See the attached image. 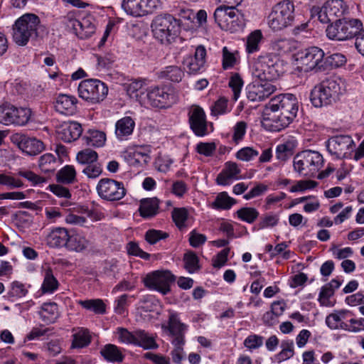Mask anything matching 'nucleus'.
<instances>
[{
  "label": "nucleus",
  "instance_id": "dca6fc26",
  "mask_svg": "<svg viewBox=\"0 0 364 364\" xmlns=\"http://www.w3.org/2000/svg\"><path fill=\"white\" fill-rule=\"evenodd\" d=\"M175 281V276L169 270H156L146 274L144 279V285L151 290L164 295L170 291V285Z\"/></svg>",
  "mask_w": 364,
  "mask_h": 364
},
{
  "label": "nucleus",
  "instance_id": "412c9836",
  "mask_svg": "<svg viewBox=\"0 0 364 364\" xmlns=\"http://www.w3.org/2000/svg\"><path fill=\"white\" fill-rule=\"evenodd\" d=\"M276 91V87L269 81H254L247 87V97L252 102L262 101Z\"/></svg>",
  "mask_w": 364,
  "mask_h": 364
},
{
  "label": "nucleus",
  "instance_id": "c756f323",
  "mask_svg": "<svg viewBox=\"0 0 364 364\" xmlns=\"http://www.w3.org/2000/svg\"><path fill=\"white\" fill-rule=\"evenodd\" d=\"M351 316V313L346 310L336 311L329 314L326 318L327 326L331 329L341 328L348 331L349 322L345 320Z\"/></svg>",
  "mask_w": 364,
  "mask_h": 364
},
{
  "label": "nucleus",
  "instance_id": "49530a36",
  "mask_svg": "<svg viewBox=\"0 0 364 364\" xmlns=\"http://www.w3.org/2000/svg\"><path fill=\"white\" fill-rule=\"evenodd\" d=\"M262 38V34L259 30H255L247 36L246 50L248 53H253L259 50V44Z\"/></svg>",
  "mask_w": 364,
  "mask_h": 364
},
{
  "label": "nucleus",
  "instance_id": "f257e3e1",
  "mask_svg": "<svg viewBox=\"0 0 364 364\" xmlns=\"http://www.w3.org/2000/svg\"><path fill=\"white\" fill-rule=\"evenodd\" d=\"M298 112V101L292 94L272 97L265 105L262 125L270 132H279L292 122Z\"/></svg>",
  "mask_w": 364,
  "mask_h": 364
},
{
  "label": "nucleus",
  "instance_id": "6e6552de",
  "mask_svg": "<svg viewBox=\"0 0 364 364\" xmlns=\"http://www.w3.org/2000/svg\"><path fill=\"white\" fill-rule=\"evenodd\" d=\"M363 28L362 22L355 18H343L328 26L326 36L336 41H346L355 36Z\"/></svg>",
  "mask_w": 364,
  "mask_h": 364
},
{
  "label": "nucleus",
  "instance_id": "cd10ccee",
  "mask_svg": "<svg viewBox=\"0 0 364 364\" xmlns=\"http://www.w3.org/2000/svg\"><path fill=\"white\" fill-rule=\"evenodd\" d=\"M241 170L235 162L228 161L223 171L218 174L216 182L218 185L228 186L233 180L239 179Z\"/></svg>",
  "mask_w": 364,
  "mask_h": 364
},
{
  "label": "nucleus",
  "instance_id": "4d7b16f0",
  "mask_svg": "<svg viewBox=\"0 0 364 364\" xmlns=\"http://www.w3.org/2000/svg\"><path fill=\"white\" fill-rule=\"evenodd\" d=\"M29 287L30 285L26 286L18 281H14L11 284L9 294L12 297L22 298L28 294Z\"/></svg>",
  "mask_w": 364,
  "mask_h": 364
},
{
  "label": "nucleus",
  "instance_id": "2eb2a0df",
  "mask_svg": "<svg viewBox=\"0 0 364 364\" xmlns=\"http://www.w3.org/2000/svg\"><path fill=\"white\" fill-rule=\"evenodd\" d=\"M96 190L102 199L110 202L122 199L127 193L122 182L108 178L100 179Z\"/></svg>",
  "mask_w": 364,
  "mask_h": 364
},
{
  "label": "nucleus",
  "instance_id": "aec40b11",
  "mask_svg": "<svg viewBox=\"0 0 364 364\" xmlns=\"http://www.w3.org/2000/svg\"><path fill=\"white\" fill-rule=\"evenodd\" d=\"M11 141L24 154L36 156L45 149L44 144L40 139L23 133H15L11 136Z\"/></svg>",
  "mask_w": 364,
  "mask_h": 364
},
{
  "label": "nucleus",
  "instance_id": "69168bd1",
  "mask_svg": "<svg viewBox=\"0 0 364 364\" xmlns=\"http://www.w3.org/2000/svg\"><path fill=\"white\" fill-rule=\"evenodd\" d=\"M282 350L278 354V358L280 360H286L293 357L294 354L293 341L283 342L282 344Z\"/></svg>",
  "mask_w": 364,
  "mask_h": 364
},
{
  "label": "nucleus",
  "instance_id": "680f3d73",
  "mask_svg": "<svg viewBox=\"0 0 364 364\" xmlns=\"http://www.w3.org/2000/svg\"><path fill=\"white\" fill-rule=\"evenodd\" d=\"M127 253L129 255L139 257L144 259H149L151 257V255L143 251L139 246V245L134 242H129L126 247Z\"/></svg>",
  "mask_w": 364,
  "mask_h": 364
},
{
  "label": "nucleus",
  "instance_id": "774afa93",
  "mask_svg": "<svg viewBox=\"0 0 364 364\" xmlns=\"http://www.w3.org/2000/svg\"><path fill=\"white\" fill-rule=\"evenodd\" d=\"M331 252L334 258L338 259H348L353 254V250L351 247H346L343 248H338L337 247H333L331 248Z\"/></svg>",
  "mask_w": 364,
  "mask_h": 364
},
{
  "label": "nucleus",
  "instance_id": "864d4df0",
  "mask_svg": "<svg viewBox=\"0 0 364 364\" xmlns=\"http://www.w3.org/2000/svg\"><path fill=\"white\" fill-rule=\"evenodd\" d=\"M243 84V80L238 73H234L231 75L229 80V86L233 92L234 100L236 101L240 97Z\"/></svg>",
  "mask_w": 364,
  "mask_h": 364
},
{
  "label": "nucleus",
  "instance_id": "de8ad7c7",
  "mask_svg": "<svg viewBox=\"0 0 364 364\" xmlns=\"http://www.w3.org/2000/svg\"><path fill=\"white\" fill-rule=\"evenodd\" d=\"M236 214L242 221L252 223L258 218L259 213L257 210L252 207H245L239 209Z\"/></svg>",
  "mask_w": 364,
  "mask_h": 364
},
{
  "label": "nucleus",
  "instance_id": "a18cd8bd",
  "mask_svg": "<svg viewBox=\"0 0 364 364\" xmlns=\"http://www.w3.org/2000/svg\"><path fill=\"white\" fill-rule=\"evenodd\" d=\"M76 171L73 166L66 165L57 173V180L63 183H71L75 179Z\"/></svg>",
  "mask_w": 364,
  "mask_h": 364
},
{
  "label": "nucleus",
  "instance_id": "c85d7f7f",
  "mask_svg": "<svg viewBox=\"0 0 364 364\" xmlns=\"http://www.w3.org/2000/svg\"><path fill=\"white\" fill-rule=\"evenodd\" d=\"M135 127V122L130 117H124L115 124V136L119 141H126L129 139Z\"/></svg>",
  "mask_w": 364,
  "mask_h": 364
},
{
  "label": "nucleus",
  "instance_id": "a19ab883",
  "mask_svg": "<svg viewBox=\"0 0 364 364\" xmlns=\"http://www.w3.org/2000/svg\"><path fill=\"white\" fill-rule=\"evenodd\" d=\"M101 355L108 361L122 362L124 355L119 348L113 344L105 345L100 350Z\"/></svg>",
  "mask_w": 364,
  "mask_h": 364
},
{
  "label": "nucleus",
  "instance_id": "3c124183",
  "mask_svg": "<svg viewBox=\"0 0 364 364\" xmlns=\"http://www.w3.org/2000/svg\"><path fill=\"white\" fill-rule=\"evenodd\" d=\"M18 175L28 180L33 186H41L48 181L47 178L41 176L31 171L20 170Z\"/></svg>",
  "mask_w": 364,
  "mask_h": 364
},
{
  "label": "nucleus",
  "instance_id": "9d476101",
  "mask_svg": "<svg viewBox=\"0 0 364 364\" xmlns=\"http://www.w3.org/2000/svg\"><path fill=\"white\" fill-rule=\"evenodd\" d=\"M214 18L221 29L230 33L237 32L244 26L242 15L232 7H218L214 12Z\"/></svg>",
  "mask_w": 364,
  "mask_h": 364
},
{
  "label": "nucleus",
  "instance_id": "338daca9",
  "mask_svg": "<svg viewBox=\"0 0 364 364\" xmlns=\"http://www.w3.org/2000/svg\"><path fill=\"white\" fill-rule=\"evenodd\" d=\"M0 185L6 186L10 188H18L23 186V183L21 180L4 173H0Z\"/></svg>",
  "mask_w": 364,
  "mask_h": 364
},
{
  "label": "nucleus",
  "instance_id": "603ef678",
  "mask_svg": "<svg viewBox=\"0 0 364 364\" xmlns=\"http://www.w3.org/2000/svg\"><path fill=\"white\" fill-rule=\"evenodd\" d=\"M55 158L52 154H45L42 155L38 160V167L41 171L48 173L54 170Z\"/></svg>",
  "mask_w": 364,
  "mask_h": 364
},
{
  "label": "nucleus",
  "instance_id": "ddd939ff",
  "mask_svg": "<svg viewBox=\"0 0 364 364\" xmlns=\"http://www.w3.org/2000/svg\"><path fill=\"white\" fill-rule=\"evenodd\" d=\"M355 144L349 135H337L326 141L328 154L336 159L350 158Z\"/></svg>",
  "mask_w": 364,
  "mask_h": 364
},
{
  "label": "nucleus",
  "instance_id": "4c0bfd02",
  "mask_svg": "<svg viewBox=\"0 0 364 364\" xmlns=\"http://www.w3.org/2000/svg\"><path fill=\"white\" fill-rule=\"evenodd\" d=\"M240 55L237 50H231L227 46L222 49V66L224 70L232 68L239 63Z\"/></svg>",
  "mask_w": 364,
  "mask_h": 364
},
{
  "label": "nucleus",
  "instance_id": "052dcab7",
  "mask_svg": "<svg viewBox=\"0 0 364 364\" xmlns=\"http://www.w3.org/2000/svg\"><path fill=\"white\" fill-rule=\"evenodd\" d=\"M115 333L119 342L124 344H133L134 343V332L132 333L124 328H117Z\"/></svg>",
  "mask_w": 364,
  "mask_h": 364
},
{
  "label": "nucleus",
  "instance_id": "f3484780",
  "mask_svg": "<svg viewBox=\"0 0 364 364\" xmlns=\"http://www.w3.org/2000/svg\"><path fill=\"white\" fill-rule=\"evenodd\" d=\"M151 149L149 145H133L127 146L121 156L130 166L142 167L151 161Z\"/></svg>",
  "mask_w": 364,
  "mask_h": 364
},
{
  "label": "nucleus",
  "instance_id": "5701e85b",
  "mask_svg": "<svg viewBox=\"0 0 364 364\" xmlns=\"http://www.w3.org/2000/svg\"><path fill=\"white\" fill-rule=\"evenodd\" d=\"M161 328L168 335L173 338L185 339V333L188 326L182 323L179 314L174 311H168V318L166 324H162Z\"/></svg>",
  "mask_w": 364,
  "mask_h": 364
},
{
  "label": "nucleus",
  "instance_id": "a878e982",
  "mask_svg": "<svg viewBox=\"0 0 364 364\" xmlns=\"http://www.w3.org/2000/svg\"><path fill=\"white\" fill-rule=\"evenodd\" d=\"M77 100L73 95L60 94L54 102L55 110L64 115H73L77 111Z\"/></svg>",
  "mask_w": 364,
  "mask_h": 364
},
{
  "label": "nucleus",
  "instance_id": "1a4fd4ad",
  "mask_svg": "<svg viewBox=\"0 0 364 364\" xmlns=\"http://www.w3.org/2000/svg\"><path fill=\"white\" fill-rule=\"evenodd\" d=\"M178 22L171 15H159L153 20L151 27L154 37L161 43H170L177 36Z\"/></svg>",
  "mask_w": 364,
  "mask_h": 364
},
{
  "label": "nucleus",
  "instance_id": "ea45409f",
  "mask_svg": "<svg viewBox=\"0 0 364 364\" xmlns=\"http://www.w3.org/2000/svg\"><path fill=\"white\" fill-rule=\"evenodd\" d=\"M77 303L83 309L96 314H103L106 311V305L100 299L78 300Z\"/></svg>",
  "mask_w": 364,
  "mask_h": 364
},
{
  "label": "nucleus",
  "instance_id": "4be33fe9",
  "mask_svg": "<svg viewBox=\"0 0 364 364\" xmlns=\"http://www.w3.org/2000/svg\"><path fill=\"white\" fill-rule=\"evenodd\" d=\"M206 50L199 46L196 48L194 55H187L183 61V68L190 74H197L204 70Z\"/></svg>",
  "mask_w": 364,
  "mask_h": 364
},
{
  "label": "nucleus",
  "instance_id": "20e7f679",
  "mask_svg": "<svg viewBox=\"0 0 364 364\" xmlns=\"http://www.w3.org/2000/svg\"><path fill=\"white\" fill-rule=\"evenodd\" d=\"M41 27L39 17L27 13L16 19L13 26V40L20 46H26L30 38L37 36Z\"/></svg>",
  "mask_w": 364,
  "mask_h": 364
},
{
  "label": "nucleus",
  "instance_id": "4468645a",
  "mask_svg": "<svg viewBox=\"0 0 364 364\" xmlns=\"http://www.w3.org/2000/svg\"><path fill=\"white\" fill-rule=\"evenodd\" d=\"M318 20L326 23L348 13V6L343 0H328L321 7H313Z\"/></svg>",
  "mask_w": 364,
  "mask_h": 364
},
{
  "label": "nucleus",
  "instance_id": "72a5a7b5",
  "mask_svg": "<svg viewBox=\"0 0 364 364\" xmlns=\"http://www.w3.org/2000/svg\"><path fill=\"white\" fill-rule=\"evenodd\" d=\"M106 134L105 132L95 129H90L87 134L82 138L87 146L102 147L106 142Z\"/></svg>",
  "mask_w": 364,
  "mask_h": 364
},
{
  "label": "nucleus",
  "instance_id": "6ab92c4d",
  "mask_svg": "<svg viewBox=\"0 0 364 364\" xmlns=\"http://www.w3.org/2000/svg\"><path fill=\"white\" fill-rule=\"evenodd\" d=\"M146 92L148 103L154 107H168L176 102L173 92L167 87H150Z\"/></svg>",
  "mask_w": 364,
  "mask_h": 364
},
{
  "label": "nucleus",
  "instance_id": "e2e57ef3",
  "mask_svg": "<svg viewBox=\"0 0 364 364\" xmlns=\"http://www.w3.org/2000/svg\"><path fill=\"white\" fill-rule=\"evenodd\" d=\"M259 154V152L252 147H244L236 153V158L242 161H249Z\"/></svg>",
  "mask_w": 364,
  "mask_h": 364
},
{
  "label": "nucleus",
  "instance_id": "c03bdc74",
  "mask_svg": "<svg viewBox=\"0 0 364 364\" xmlns=\"http://www.w3.org/2000/svg\"><path fill=\"white\" fill-rule=\"evenodd\" d=\"M174 348L171 352L172 360L176 363H180L184 358L185 353L183 351V346L185 344V339L173 338L171 341Z\"/></svg>",
  "mask_w": 364,
  "mask_h": 364
},
{
  "label": "nucleus",
  "instance_id": "bf43d9fd",
  "mask_svg": "<svg viewBox=\"0 0 364 364\" xmlns=\"http://www.w3.org/2000/svg\"><path fill=\"white\" fill-rule=\"evenodd\" d=\"M318 183L311 180H300L290 188V192H304L306 190H311L316 188Z\"/></svg>",
  "mask_w": 364,
  "mask_h": 364
},
{
  "label": "nucleus",
  "instance_id": "473e14b6",
  "mask_svg": "<svg viewBox=\"0 0 364 364\" xmlns=\"http://www.w3.org/2000/svg\"><path fill=\"white\" fill-rule=\"evenodd\" d=\"M59 283L54 277L53 271L48 267L44 269L43 281L41 284V290L43 294H53L58 289Z\"/></svg>",
  "mask_w": 364,
  "mask_h": 364
},
{
  "label": "nucleus",
  "instance_id": "2f4dec72",
  "mask_svg": "<svg viewBox=\"0 0 364 364\" xmlns=\"http://www.w3.org/2000/svg\"><path fill=\"white\" fill-rule=\"evenodd\" d=\"M73 341L71 348H82L87 346L91 342V336L87 328H77L73 331Z\"/></svg>",
  "mask_w": 364,
  "mask_h": 364
},
{
  "label": "nucleus",
  "instance_id": "a211bd4d",
  "mask_svg": "<svg viewBox=\"0 0 364 364\" xmlns=\"http://www.w3.org/2000/svg\"><path fill=\"white\" fill-rule=\"evenodd\" d=\"M161 7L159 0H123L122 8L128 14L134 17L152 14Z\"/></svg>",
  "mask_w": 364,
  "mask_h": 364
},
{
  "label": "nucleus",
  "instance_id": "bb28decb",
  "mask_svg": "<svg viewBox=\"0 0 364 364\" xmlns=\"http://www.w3.org/2000/svg\"><path fill=\"white\" fill-rule=\"evenodd\" d=\"M58 138L65 142L77 140L82 133V128L77 122H64L58 130Z\"/></svg>",
  "mask_w": 364,
  "mask_h": 364
},
{
  "label": "nucleus",
  "instance_id": "f03ea898",
  "mask_svg": "<svg viewBox=\"0 0 364 364\" xmlns=\"http://www.w3.org/2000/svg\"><path fill=\"white\" fill-rule=\"evenodd\" d=\"M345 92L343 80L338 77H330L314 87L310 100L315 107H326L339 101Z\"/></svg>",
  "mask_w": 364,
  "mask_h": 364
},
{
  "label": "nucleus",
  "instance_id": "39448f33",
  "mask_svg": "<svg viewBox=\"0 0 364 364\" xmlns=\"http://www.w3.org/2000/svg\"><path fill=\"white\" fill-rule=\"evenodd\" d=\"M294 64L300 72H318L325 70L324 52L318 47H310L294 55Z\"/></svg>",
  "mask_w": 364,
  "mask_h": 364
},
{
  "label": "nucleus",
  "instance_id": "f704fd0d",
  "mask_svg": "<svg viewBox=\"0 0 364 364\" xmlns=\"http://www.w3.org/2000/svg\"><path fill=\"white\" fill-rule=\"evenodd\" d=\"M90 241L82 234L74 233L69 235L66 247L70 250L81 252L87 248Z\"/></svg>",
  "mask_w": 364,
  "mask_h": 364
},
{
  "label": "nucleus",
  "instance_id": "58836bf2",
  "mask_svg": "<svg viewBox=\"0 0 364 364\" xmlns=\"http://www.w3.org/2000/svg\"><path fill=\"white\" fill-rule=\"evenodd\" d=\"M158 209L159 200L156 198H152L142 200L139 210L142 217L149 218L155 215Z\"/></svg>",
  "mask_w": 364,
  "mask_h": 364
},
{
  "label": "nucleus",
  "instance_id": "f8f14e48",
  "mask_svg": "<svg viewBox=\"0 0 364 364\" xmlns=\"http://www.w3.org/2000/svg\"><path fill=\"white\" fill-rule=\"evenodd\" d=\"M31 113L29 108L17 107L6 102L0 105V123L6 126H23L30 120Z\"/></svg>",
  "mask_w": 364,
  "mask_h": 364
},
{
  "label": "nucleus",
  "instance_id": "37998d69",
  "mask_svg": "<svg viewBox=\"0 0 364 364\" xmlns=\"http://www.w3.org/2000/svg\"><path fill=\"white\" fill-rule=\"evenodd\" d=\"M183 75V70L179 67L174 65L166 67L160 73L161 77L177 82L182 80Z\"/></svg>",
  "mask_w": 364,
  "mask_h": 364
},
{
  "label": "nucleus",
  "instance_id": "8fccbe9b",
  "mask_svg": "<svg viewBox=\"0 0 364 364\" xmlns=\"http://www.w3.org/2000/svg\"><path fill=\"white\" fill-rule=\"evenodd\" d=\"M183 261L184 267L190 274H193L200 269L198 257L192 252H187L184 255Z\"/></svg>",
  "mask_w": 364,
  "mask_h": 364
},
{
  "label": "nucleus",
  "instance_id": "7ed1b4c3",
  "mask_svg": "<svg viewBox=\"0 0 364 364\" xmlns=\"http://www.w3.org/2000/svg\"><path fill=\"white\" fill-rule=\"evenodd\" d=\"M250 73L255 79L272 81L280 76L283 68L277 55L267 54L260 55L252 63Z\"/></svg>",
  "mask_w": 364,
  "mask_h": 364
},
{
  "label": "nucleus",
  "instance_id": "5fc2aeb1",
  "mask_svg": "<svg viewBox=\"0 0 364 364\" xmlns=\"http://www.w3.org/2000/svg\"><path fill=\"white\" fill-rule=\"evenodd\" d=\"M264 343V337L257 334L249 335L243 342L244 346L249 350L259 348Z\"/></svg>",
  "mask_w": 364,
  "mask_h": 364
},
{
  "label": "nucleus",
  "instance_id": "09e8293b",
  "mask_svg": "<svg viewBox=\"0 0 364 364\" xmlns=\"http://www.w3.org/2000/svg\"><path fill=\"white\" fill-rule=\"evenodd\" d=\"M98 155L97 152L90 149H85L79 151L76 155V160L81 164H91L97 161Z\"/></svg>",
  "mask_w": 364,
  "mask_h": 364
},
{
  "label": "nucleus",
  "instance_id": "79ce46f5",
  "mask_svg": "<svg viewBox=\"0 0 364 364\" xmlns=\"http://www.w3.org/2000/svg\"><path fill=\"white\" fill-rule=\"evenodd\" d=\"M235 203V200L230 197L226 192H221L216 196L212 207L215 209L228 210Z\"/></svg>",
  "mask_w": 364,
  "mask_h": 364
},
{
  "label": "nucleus",
  "instance_id": "6e6d98bb",
  "mask_svg": "<svg viewBox=\"0 0 364 364\" xmlns=\"http://www.w3.org/2000/svg\"><path fill=\"white\" fill-rule=\"evenodd\" d=\"M188 217V210L185 208H176L172 211V218L176 225L181 229L185 227V223Z\"/></svg>",
  "mask_w": 364,
  "mask_h": 364
},
{
  "label": "nucleus",
  "instance_id": "e433bc0d",
  "mask_svg": "<svg viewBox=\"0 0 364 364\" xmlns=\"http://www.w3.org/2000/svg\"><path fill=\"white\" fill-rule=\"evenodd\" d=\"M41 318L46 323L55 321L58 316V306L55 303L43 304L39 311Z\"/></svg>",
  "mask_w": 364,
  "mask_h": 364
},
{
  "label": "nucleus",
  "instance_id": "13d9d810",
  "mask_svg": "<svg viewBox=\"0 0 364 364\" xmlns=\"http://www.w3.org/2000/svg\"><path fill=\"white\" fill-rule=\"evenodd\" d=\"M333 294L334 292L331 289L326 285L323 286L318 294V301L319 304L323 306H333L334 302L331 301V297Z\"/></svg>",
  "mask_w": 364,
  "mask_h": 364
},
{
  "label": "nucleus",
  "instance_id": "c9c22d12",
  "mask_svg": "<svg viewBox=\"0 0 364 364\" xmlns=\"http://www.w3.org/2000/svg\"><path fill=\"white\" fill-rule=\"evenodd\" d=\"M134 345L140 346L144 349H156L159 346L154 338L144 331H134Z\"/></svg>",
  "mask_w": 364,
  "mask_h": 364
},
{
  "label": "nucleus",
  "instance_id": "b1692460",
  "mask_svg": "<svg viewBox=\"0 0 364 364\" xmlns=\"http://www.w3.org/2000/svg\"><path fill=\"white\" fill-rule=\"evenodd\" d=\"M67 25L80 38H87L95 31V25L90 16L82 18L80 20L68 16Z\"/></svg>",
  "mask_w": 364,
  "mask_h": 364
},
{
  "label": "nucleus",
  "instance_id": "0e129e2a",
  "mask_svg": "<svg viewBox=\"0 0 364 364\" xmlns=\"http://www.w3.org/2000/svg\"><path fill=\"white\" fill-rule=\"evenodd\" d=\"M247 125V123L240 121L235 124L233 127L232 140L235 143L238 144L244 138L246 133Z\"/></svg>",
  "mask_w": 364,
  "mask_h": 364
},
{
  "label": "nucleus",
  "instance_id": "423d86ee",
  "mask_svg": "<svg viewBox=\"0 0 364 364\" xmlns=\"http://www.w3.org/2000/svg\"><path fill=\"white\" fill-rule=\"evenodd\" d=\"M294 20V4L289 0H284L272 7L267 17V23L273 31H281L291 26Z\"/></svg>",
  "mask_w": 364,
  "mask_h": 364
},
{
  "label": "nucleus",
  "instance_id": "393cba45",
  "mask_svg": "<svg viewBox=\"0 0 364 364\" xmlns=\"http://www.w3.org/2000/svg\"><path fill=\"white\" fill-rule=\"evenodd\" d=\"M191 128L198 136L208 134L207 121L204 110L199 106H193L189 111Z\"/></svg>",
  "mask_w": 364,
  "mask_h": 364
},
{
  "label": "nucleus",
  "instance_id": "7c9ffc66",
  "mask_svg": "<svg viewBox=\"0 0 364 364\" xmlns=\"http://www.w3.org/2000/svg\"><path fill=\"white\" fill-rule=\"evenodd\" d=\"M69 233L66 229L58 228L53 230L47 236L46 241L52 247L67 246Z\"/></svg>",
  "mask_w": 364,
  "mask_h": 364
},
{
  "label": "nucleus",
  "instance_id": "0eeeda50",
  "mask_svg": "<svg viewBox=\"0 0 364 364\" xmlns=\"http://www.w3.org/2000/svg\"><path fill=\"white\" fill-rule=\"evenodd\" d=\"M323 156L316 151L305 150L294 158V169L303 176H314L323 166Z\"/></svg>",
  "mask_w": 364,
  "mask_h": 364
},
{
  "label": "nucleus",
  "instance_id": "9b49d317",
  "mask_svg": "<svg viewBox=\"0 0 364 364\" xmlns=\"http://www.w3.org/2000/svg\"><path fill=\"white\" fill-rule=\"evenodd\" d=\"M107 93L108 88L106 85L97 79L82 80L78 86L79 97L92 104L104 100Z\"/></svg>",
  "mask_w": 364,
  "mask_h": 364
}]
</instances>
